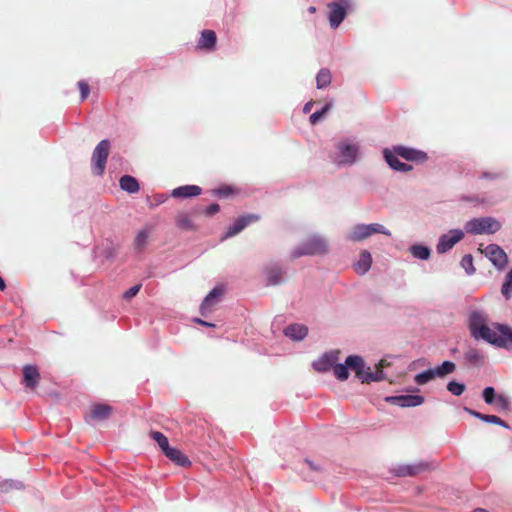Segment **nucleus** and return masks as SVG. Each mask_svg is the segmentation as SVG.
<instances>
[{
	"label": "nucleus",
	"instance_id": "f257e3e1",
	"mask_svg": "<svg viewBox=\"0 0 512 512\" xmlns=\"http://www.w3.org/2000/svg\"><path fill=\"white\" fill-rule=\"evenodd\" d=\"M471 334L476 339H483L501 348H507L512 343V328L503 324H493L491 327L486 324L483 316L473 312L469 319Z\"/></svg>",
	"mask_w": 512,
	"mask_h": 512
},
{
	"label": "nucleus",
	"instance_id": "f03ea898",
	"mask_svg": "<svg viewBox=\"0 0 512 512\" xmlns=\"http://www.w3.org/2000/svg\"><path fill=\"white\" fill-rule=\"evenodd\" d=\"M327 252V242L322 237L313 235L291 252L290 259L294 260L302 256L323 255Z\"/></svg>",
	"mask_w": 512,
	"mask_h": 512
},
{
	"label": "nucleus",
	"instance_id": "7ed1b4c3",
	"mask_svg": "<svg viewBox=\"0 0 512 512\" xmlns=\"http://www.w3.org/2000/svg\"><path fill=\"white\" fill-rule=\"evenodd\" d=\"M465 228L471 234H494L500 230L501 223L492 217H481L468 221Z\"/></svg>",
	"mask_w": 512,
	"mask_h": 512
},
{
	"label": "nucleus",
	"instance_id": "20e7f679",
	"mask_svg": "<svg viewBox=\"0 0 512 512\" xmlns=\"http://www.w3.org/2000/svg\"><path fill=\"white\" fill-rule=\"evenodd\" d=\"M456 369L455 363L451 361H444L440 366L434 368V369H427L421 373H418L414 377V382L417 385H424L432 380H434L436 377L444 378L447 375L453 373Z\"/></svg>",
	"mask_w": 512,
	"mask_h": 512
},
{
	"label": "nucleus",
	"instance_id": "39448f33",
	"mask_svg": "<svg viewBox=\"0 0 512 512\" xmlns=\"http://www.w3.org/2000/svg\"><path fill=\"white\" fill-rule=\"evenodd\" d=\"M375 233H381L387 236L391 235V233L381 224H359L352 229L349 239L352 241H362Z\"/></svg>",
	"mask_w": 512,
	"mask_h": 512
},
{
	"label": "nucleus",
	"instance_id": "423d86ee",
	"mask_svg": "<svg viewBox=\"0 0 512 512\" xmlns=\"http://www.w3.org/2000/svg\"><path fill=\"white\" fill-rule=\"evenodd\" d=\"M110 142L102 140L95 147L92 154L93 171L96 175L101 176L106 167V161L109 155Z\"/></svg>",
	"mask_w": 512,
	"mask_h": 512
},
{
	"label": "nucleus",
	"instance_id": "0eeeda50",
	"mask_svg": "<svg viewBox=\"0 0 512 512\" xmlns=\"http://www.w3.org/2000/svg\"><path fill=\"white\" fill-rule=\"evenodd\" d=\"M260 219V216L257 214H246L237 218L233 225L229 226L225 235L221 238V240L228 239L239 234L243 231L248 225L257 222Z\"/></svg>",
	"mask_w": 512,
	"mask_h": 512
},
{
	"label": "nucleus",
	"instance_id": "6e6552de",
	"mask_svg": "<svg viewBox=\"0 0 512 512\" xmlns=\"http://www.w3.org/2000/svg\"><path fill=\"white\" fill-rule=\"evenodd\" d=\"M337 150L339 151V158L337 160L339 164L350 165L355 162L358 153L357 145L344 140L337 144Z\"/></svg>",
	"mask_w": 512,
	"mask_h": 512
},
{
	"label": "nucleus",
	"instance_id": "1a4fd4ad",
	"mask_svg": "<svg viewBox=\"0 0 512 512\" xmlns=\"http://www.w3.org/2000/svg\"><path fill=\"white\" fill-rule=\"evenodd\" d=\"M463 237L464 233L460 229H453L450 230L447 234H443L437 244V252L440 254L446 253L452 249L456 243L462 240Z\"/></svg>",
	"mask_w": 512,
	"mask_h": 512
},
{
	"label": "nucleus",
	"instance_id": "9d476101",
	"mask_svg": "<svg viewBox=\"0 0 512 512\" xmlns=\"http://www.w3.org/2000/svg\"><path fill=\"white\" fill-rule=\"evenodd\" d=\"M391 151L407 161L423 163L428 159L425 152L405 146H394Z\"/></svg>",
	"mask_w": 512,
	"mask_h": 512
},
{
	"label": "nucleus",
	"instance_id": "9b49d317",
	"mask_svg": "<svg viewBox=\"0 0 512 512\" xmlns=\"http://www.w3.org/2000/svg\"><path fill=\"white\" fill-rule=\"evenodd\" d=\"M484 253L486 257H488L489 260L493 263V265H495L499 269L504 268L508 263L507 254L500 246L496 244L488 245L485 248Z\"/></svg>",
	"mask_w": 512,
	"mask_h": 512
},
{
	"label": "nucleus",
	"instance_id": "f8f14e48",
	"mask_svg": "<svg viewBox=\"0 0 512 512\" xmlns=\"http://www.w3.org/2000/svg\"><path fill=\"white\" fill-rule=\"evenodd\" d=\"M387 402L400 407H416L424 403V397L420 395H400L386 398Z\"/></svg>",
	"mask_w": 512,
	"mask_h": 512
},
{
	"label": "nucleus",
	"instance_id": "ddd939ff",
	"mask_svg": "<svg viewBox=\"0 0 512 512\" xmlns=\"http://www.w3.org/2000/svg\"><path fill=\"white\" fill-rule=\"evenodd\" d=\"M339 354L338 350L327 352L313 363V367L319 372H326L333 368L339 359Z\"/></svg>",
	"mask_w": 512,
	"mask_h": 512
},
{
	"label": "nucleus",
	"instance_id": "4468645a",
	"mask_svg": "<svg viewBox=\"0 0 512 512\" xmlns=\"http://www.w3.org/2000/svg\"><path fill=\"white\" fill-rule=\"evenodd\" d=\"M40 380V373L36 366L25 365L23 367V380L22 383L25 387L34 390Z\"/></svg>",
	"mask_w": 512,
	"mask_h": 512
},
{
	"label": "nucleus",
	"instance_id": "2eb2a0df",
	"mask_svg": "<svg viewBox=\"0 0 512 512\" xmlns=\"http://www.w3.org/2000/svg\"><path fill=\"white\" fill-rule=\"evenodd\" d=\"M427 468L428 465L424 463H418L414 465H400L396 467L393 471L399 477H413L427 470Z\"/></svg>",
	"mask_w": 512,
	"mask_h": 512
},
{
	"label": "nucleus",
	"instance_id": "dca6fc26",
	"mask_svg": "<svg viewBox=\"0 0 512 512\" xmlns=\"http://www.w3.org/2000/svg\"><path fill=\"white\" fill-rule=\"evenodd\" d=\"M216 42L217 36L213 30H203L201 33V37L197 43V49L212 51L215 49Z\"/></svg>",
	"mask_w": 512,
	"mask_h": 512
},
{
	"label": "nucleus",
	"instance_id": "f3484780",
	"mask_svg": "<svg viewBox=\"0 0 512 512\" xmlns=\"http://www.w3.org/2000/svg\"><path fill=\"white\" fill-rule=\"evenodd\" d=\"M383 154H384V158H385L386 162L392 169H394L396 171H400V172H408V171L412 170L411 165L401 162L398 159L399 156L396 155L390 149H387V148L384 149Z\"/></svg>",
	"mask_w": 512,
	"mask_h": 512
},
{
	"label": "nucleus",
	"instance_id": "a211bd4d",
	"mask_svg": "<svg viewBox=\"0 0 512 512\" xmlns=\"http://www.w3.org/2000/svg\"><path fill=\"white\" fill-rule=\"evenodd\" d=\"M224 293L223 288L215 287L213 288L209 294L205 297L201 304V314L206 315L207 312L212 310V307L216 304L219 297H221Z\"/></svg>",
	"mask_w": 512,
	"mask_h": 512
},
{
	"label": "nucleus",
	"instance_id": "6ab92c4d",
	"mask_svg": "<svg viewBox=\"0 0 512 512\" xmlns=\"http://www.w3.org/2000/svg\"><path fill=\"white\" fill-rule=\"evenodd\" d=\"M329 21L332 28H337L341 22L345 19L346 9L339 3H331Z\"/></svg>",
	"mask_w": 512,
	"mask_h": 512
},
{
	"label": "nucleus",
	"instance_id": "aec40b11",
	"mask_svg": "<svg viewBox=\"0 0 512 512\" xmlns=\"http://www.w3.org/2000/svg\"><path fill=\"white\" fill-rule=\"evenodd\" d=\"M202 189L197 185H185L173 189L171 195L174 198H191L201 194Z\"/></svg>",
	"mask_w": 512,
	"mask_h": 512
},
{
	"label": "nucleus",
	"instance_id": "412c9836",
	"mask_svg": "<svg viewBox=\"0 0 512 512\" xmlns=\"http://www.w3.org/2000/svg\"><path fill=\"white\" fill-rule=\"evenodd\" d=\"M164 454L169 460L180 467L187 468L191 466L189 458L177 448L170 447Z\"/></svg>",
	"mask_w": 512,
	"mask_h": 512
},
{
	"label": "nucleus",
	"instance_id": "4be33fe9",
	"mask_svg": "<svg viewBox=\"0 0 512 512\" xmlns=\"http://www.w3.org/2000/svg\"><path fill=\"white\" fill-rule=\"evenodd\" d=\"M112 407L106 404H94L90 407L89 417L93 420H105L110 417Z\"/></svg>",
	"mask_w": 512,
	"mask_h": 512
},
{
	"label": "nucleus",
	"instance_id": "5701e85b",
	"mask_svg": "<svg viewBox=\"0 0 512 512\" xmlns=\"http://www.w3.org/2000/svg\"><path fill=\"white\" fill-rule=\"evenodd\" d=\"M386 365L385 360H381L379 367L375 372H372L370 368L364 369L362 375L359 377L362 383H370L373 381H380L383 379L382 368Z\"/></svg>",
	"mask_w": 512,
	"mask_h": 512
},
{
	"label": "nucleus",
	"instance_id": "b1692460",
	"mask_svg": "<svg viewBox=\"0 0 512 512\" xmlns=\"http://www.w3.org/2000/svg\"><path fill=\"white\" fill-rule=\"evenodd\" d=\"M284 333L293 340H302L308 333V329L304 325L292 324L285 328Z\"/></svg>",
	"mask_w": 512,
	"mask_h": 512
},
{
	"label": "nucleus",
	"instance_id": "393cba45",
	"mask_svg": "<svg viewBox=\"0 0 512 512\" xmlns=\"http://www.w3.org/2000/svg\"><path fill=\"white\" fill-rule=\"evenodd\" d=\"M372 264V257L368 251H363L359 255L358 261L355 263V271L358 274L366 273Z\"/></svg>",
	"mask_w": 512,
	"mask_h": 512
},
{
	"label": "nucleus",
	"instance_id": "a878e982",
	"mask_svg": "<svg viewBox=\"0 0 512 512\" xmlns=\"http://www.w3.org/2000/svg\"><path fill=\"white\" fill-rule=\"evenodd\" d=\"M283 270L279 266H271L266 269L267 285H278L283 281Z\"/></svg>",
	"mask_w": 512,
	"mask_h": 512
},
{
	"label": "nucleus",
	"instance_id": "bb28decb",
	"mask_svg": "<svg viewBox=\"0 0 512 512\" xmlns=\"http://www.w3.org/2000/svg\"><path fill=\"white\" fill-rule=\"evenodd\" d=\"M348 368L353 370L356 374V376L359 378L363 371H364V361L360 356L357 355H350L346 358L345 361Z\"/></svg>",
	"mask_w": 512,
	"mask_h": 512
},
{
	"label": "nucleus",
	"instance_id": "cd10ccee",
	"mask_svg": "<svg viewBox=\"0 0 512 512\" xmlns=\"http://www.w3.org/2000/svg\"><path fill=\"white\" fill-rule=\"evenodd\" d=\"M176 226L184 231H196L197 226L192 219L185 213H180L176 217Z\"/></svg>",
	"mask_w": 512,
	"mask_h": 512
},
{
	"label": "nucleus",
	"instance_id": "c85d7f7f",
	"mask_svg": "<svg viewBox=\"0 0 512 512\" xmlns=\"http://www.w3.org/2000/svg\"><path fill=\"white\" fill-rule=\"evenodd\" d=\"M120 187L128 193H136L139 191V184L137 180L129 175H124L120 178Z\"/></svg>",
	"mask_w": 512,
	"mask_h": 512
},
{
	"label": "nucleus",
	"instance_id": "c756f323",
	"mask_svg": "<svg viewBox=\"0 0 512 512\" xmlns=\"http://www.w3.org/2000/svg\"><path fill=\"white\" fill-rule=\"evenodd\" d=\"M332 75L329 69L322 68L317 76H316V83L318 89H323L328 87L331 84Z\"/></svg>",
	"mask_w": 512,
	"mask_h": 512
},
{
	"label": "nucleus",
	"instance_id": "7c9ffc66",
	"mask_svg": "<svg viewBox=\"0 0 512 512\" xmlns=\"http://www.w3.org/2000/svg\"><path fill=\"white\" fill-rule=\"evenodd\" d=\"M149 234L150 230L146 228L138 232V234L134 238V246L136 250L142 251L145 248Z\"/></svg>",
	"mask_w": 512,
	"mask_h": 512
},
{
	"label": "nucleus",
	"instance_id": "2f4dec72",
	"mask_svg": "<svg viewBox=\"0 0 512 512\" xmlns=\"http://www.w3.org/2000/svg\"><path fill=\"white\" fill-rule=\"evenodd\" d=\"M150 436L155 442H157L163 453L170 448L168 438L163 433L159 431H152Z\"/></svg>",
	"mask_w": 512,
	"mask_h": 512
},
{
	"label": "nucleus",
	"instance_id": "473e14b6",
	"mask_svg": "<svg viewBox=\"0 0 512 512\" xmlns=\"http://www.w3.org/2000/svg\"><path fill=\"white\" fill-rule=\"evenodd\" d=\"M410 252L415 258L421 260H427L430 257V249L423 245H413L410 248Z\"/></svg>",
	"mask_w": 512,
	"mask_h": 512
},
{
	"label": "nucleus",
	"instance_id": "72a5a7b5",
	"mask_svg": "<svg viewBox=\"0 0 512 512\" xmlns=\"http://www.w3.org/2000/svg\"><path fill=\"white\" fill-rule=\"evenodd\" d=\"M332 369H333L335 377L340 381L346 380L349 376L348 366L346 365V363L345 364H337V362H336Z\"/></svg>",
	"mask_w": 512,
	"mask_h": 512
},
{
	"label": "nucleus",
	"instance_id": "f704fd0d",
	"mask_svg": "<svg viewBox=\"0 0 512 512\" xmlns=\"http://www.w3.org/2000/svg\"><path fill=\"white\" fill-rule=\"evenodd\" d=\"M464 357L471 364H479L483 360V355L474 348L469 349Z\"/></svg>",
	"mask_w": 512,
	"mask_h": 512
},
{
	"label": "nucleus",
	"instance_id": "c9c22d12",
	"mask_svg": "<svg viewBox=\"0 0 512 512\" xmlns=\"http://www.w3.org/2000/svg\"><path fill=\"white\" fill-rule=\"evenodd\" d=\"M465 385L456 381L447 384V390L455 396H460L465 391Z\"/></svg>",
	"mask_w": 512,
	"mask_h": 512
},
{
	"label": "nucleus",
	"instance_id": "e433bc0d",
	"mask_svg": "<svg viewBox=\"0 0 512 512\" xmlns=\"http://www.w3.org/2000/svg\"><path fill=\"white\" fill-rule=\"evenodd\" d=\"M331 104H326L320 111H316L310 115L309 121L312 125H316L321 118L329 111Z\"/></svg>",
	"mask_w": 512,
	"mask_h": 512
},
{
	"label": "nucleus",
	"instance_id": "4c0bfd02",
	"mask_svg": "<svg viewBox=\"0 0 512 512\" xmlns=\"http://www.w3.org/2000/svg\"><path fill=\"white\" fill-rule=\"evenodd\" d=\"M461 266L469 275L475 272V268L473 266V257L471 254H466L462 257Z\"/></svg>",
	"mask_w": 512,
	"mask_h": 512
},
{
	"label": "nucleus",
	"instance_id": "58836bf2",
	"mask_svg": "<svg viewBox=\"0 0 512 512\" xmlns=\"http://www.w3.org/2000/svg\"><path fill=\"white\" fill-rule=\"evenodd\" d=\"M481 420L484 422H487V423L500 425L506 429L510 428L509 425L505 421H503L500 417L495 416V415L484 414V417H481Z\"/></svg>",
	"mask_w": 512,
	"mask_h": 512
},
{
	"label": "nucleus",
	"instance_id": "ea45409f",
	"mask_svg": "<svg viewBox=\"0 0 512 512\" xmlns=\"http://www.w3.org/2000/svg\"><path fill=\"white\" fill-rule=\"evenodd\" d=\"M501 292L506 298L510 297V294L512 292V269L508 272L506 276V281L502 285Z\"/></svg>",
	"mask_w": 512,
	"mask_h": 512
},
{
	"label": "nucleus",
	"instance_id": "a19ab883",
	"mask_svg": "<svg viewBox=\"0 0 512 512\" xmlns=\"http://www.w3.org/2000/svg\"><path fill=\"white\" fill-rule=\"evenodd\" d=\"M494 403L500 411H508L510 409V403L504 395H498Z\"/></svg>",
	"mask_w": 512,
	"mask_h": 512
},
{
	"label": "nucleus",
	"instance_id": "79ce46f5",
	"mask_svg": "<svg viewBox=\"0 0 512 512\" xmlns=\"http://www.w3.org/2000/svg\"><path fill=\"white\" fill-rule=\"evenodd\" d=\"M482 395L486 404H493L497 398L493 387H486Z\"/></svg>",
	"mask_w": 512,
	"mask_h": 512
},
{
	"label": "nucleus",
	"instance_id": "37998d69",
	"mask_svg": "<svg viewBox=\"0 0 512 512\" xmlns=\"http://www.w3.org/2000/svg\"><path fill=\"white\" fill-rule=\"evenodd\" d=\"M78 88L80 90L81 100H85L89 96V93H90V87H89L88 83L84 80H81L78 82Z\"/></svg>",
	"mask_w": 512,
	"mask_h": 512
},
{
	"label": "nucleus",
	"instance_id": "c03bdc74",
	"mask_svg": "<svg viewBox=\"0 0 512 512\" xmlns=\"http://www.w3.org/2000/svg\"><path fill=\"white\" fill-rule=\"evenodd\" d=\"M140 288H141L140 284L132 286L131 288H129L127 291L124 292L123 298L126 300H130L131 298H133L134 296L137 295Z\"/></svg>",
	"mask_w": 512,
	"mask_h": 512
},
{
	"label": "nucleus",
	"instance_id": "a18cd8bd",
	"mask_svg": "<svg viewBox=\"0 0 512 512\" xmlns=\"http://www.w3.org/2000/svg\"><path fill=\"white\" fill-rule=\"evenodd\" d=\"M233 193V189L230 186H223L214 190V194L219 197H228Z\"/></svg>",
	"mask_w": 512,
	"mask_h": 512
},
{
	"label": "nucleus",
	"instance_id": "49530a36",
	"mask_svg": "<svg viewBox=\"0 0 512 512\" xmlns=\"http://www.w3.org/2000/svg\"><path fill=\"white\" fill-rule=\"evenodd\" d=\"M219 210H220V206L216 203H213V204H210L209 206H207L202 211V213L205 214L206 216H212V215L218 213Z\"/></svg>",
	"mask_w": 512,
	"mask_h": 512
},
{
	"label": "nucleus",
	"instance_id": "de8ad7c7",
	"mask_svg": "<svg viewBox=\"0 0 512 512\" xmlns=\"http://www.w3.org/2000/svg\"><path fill=\"white\" fill-rule=\"evenodd\" d=\"M501 176H502V174L500 172H494V173L483 172L481 175V178L495 180Z\"/></svg>",
	"mask_w": 512,
	"mask_h": 512
},
{
	"label": "nucleus",
	"instance_id": "09e8293b",
	"mask_svg": "<svg viewBox=\"0 0 512 512\" xmlns=\"http://www.w3.org/2000/svg\"><path fill=\"white\" fill-rule=\"evenodd\" d=\"M465 411L468 412L470 415L478 418L481 420V417H484V414L480 413V412H477L475 410H472V409H469V408H465Z\"/></svg>",
	"mask_w": 512,
	"mask_h": 512
},
{
	"label": "nucleus",
	"instance_id": "8fccbe9b",
	"mask_svg": "<svg viewBox=\"0 0 512 512\" xmlns=\"http://www.w3.org/2000/svg\"><path fill=\"white\" fill-rule=\"evenodd\" d=\"M465 411L468 412L470 415L478 418L481 420V417H484V414L480 413V412H477L475 410H472V409H469V408H465Z\"/></svg>",
	"mask_w": 512,
	"mask_h": 512
},
{
	"label": "nucleus",
	"instance_id": "3c124183",
	"mask_svg": "<svg viewBox=\"0 0 512 512\" xmlns=\"http://www.w3.org/2000/svg\"><path fill=\"white\" fill-rule=\"evenodd\" d=\"M194 321H195L196 323L200 324V325H203V326H207V327H215V324H213V323H209V322H206V321H204V320H202V319H199V318H196Z\"/></svg>",
	"mask_w": 512,
	"mask_h": 512
},
{
	"label": "nucleus",
	"instance_id": "603ef678",
	"mask_svg": "<svg viewBox=\"0 0 512 512\" xmlns=\"http://www.w3.org/2000/svg\"><path fill=\"white\" fill-rule=\"evenodd\" d=\"M313 106V102H308L305 104L304 108H303V111L304 113H308L310 112L311 108Z\"/></svg>",
	"mask_w": 512,
	"mask_h": 512
},
{
	"label": "nucleus",
	"instance_id": "864d4df0",
	"mask_svg": "<svg viewBox=\"0 0 512 512\" xmlns=\"http://www.w3.org/2000/svg\"><path fill=\"white\" fill-rule=\"evenodd\" d=\"M6 288L5 281L0 277V290L3 291Z\"/></svg>",
	"mask_w": 512,
	"mask_h": 512
},
{
	"label": "nucleus",
	"instance_id": "5fc2aeb1",
	"mask_svg": "<svg viewBox=\"0 0 512 512\" xmlns=\"http://www.w3.org/2000/svg\"><path fill=\"white\" fill-rule=\"evenodd\" d=\"M306 463L309 465L310 469H312V470H319V468L314 466L311 461L306 460Z\"/></svg>",
	"mask_w": 512,
	"mask_h": 512
},
{
	"label": "nucleus",
	"instance_id": "6e6d98bb",
	"mask_svg": "<svg viewBox=\"0 0 512 512\" xmlns=\"http://www.w3.org/2000/svg\"><path fill=\"white\" fill-rule=\"evenodd\" d=\"M472 512H489V511L486 509H483V508H477V509H474Z\"/></svg>",
	"mask_w": 512,
	"mask_h": 512
},
{
	"label": "nucleus",
	"instance_id": "4d7b16f0",
	"mask_svg": "<svg viewBox=\"0 0 512 512\" xmlns=\"http://www.w3.org/2000/svg\"><path fill=\"white\" fill-rule=\"evenodd\" d=\"M308 10H309L310 13H314L316 11V8L311 6V7H309Z\"/></svg>",
	"mask_w": 512,
	"mask_h": 512
},
{
	"label": "nucleus",
	"instance_id": "13d9d810",
	"mask_svg": "<svg viewBox=\"0 0 512 512\" xmlns=\"http://www.w3.org/2000/svg\"><path fill=\"white\" fill-rule=\"evenodd\" d=\"M462 199L465 200V201H473V200H475L474 198H470V197H463Z\"/></svg>",
	"mask_w": 512,
	"mask_h": 512
}]
</instances>
